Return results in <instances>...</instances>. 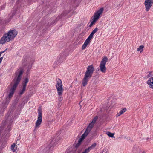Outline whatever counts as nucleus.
Here are the masks:
<instances>
[{
    "label": "nucleus",
    "instance_id": "f257e3e1",
    "mask_svg": "<svg viewBox=\"0 0 153 153\" xmlns=\"http://www.w3.org/2000/svg\"><path fill=\"white\" fill-rule=\"evenodd\" d=\"M24 72V68L23 67H20L15 72L14 78L10 84V85H12V86L10 90L8 97L6 98L5 102L2 104L0 106V111L1 112H3L4 109L6 108L10 102V99L12 97L16 87L21 79L22 76Z\"/></svg>",
    "mask_w": 153,
    "mask_h": 153
},
{
    "label": "nucleus",
    "instance_id": "f03ea898",
    "mask_svg": "<svg viewBox=\"0 0 153 153\" xmlns=\"http://www.w3.org/2000/svg\"><path fill=\"white\" fill-rule=\"evenodd\" d=\"M18 32L15 30H10L4 34L0 40V44H4L12 40L17 35Z\"/></svg>",
    "mask_w": 153,
    "mask_h": 153
},
{
    "label": "nucleus",
    "instance_id": "7ed1b4c3",
    "mask_svg": "<svg viewBox=\"0 0 153 153\" xmlns=\"http://www.w3.org/2000/svg\"><path fill=\"white\" fill-rule=\"evenodd\" d=\"M94 70V68L92 65H89L88 67L82 80V84L83 86H85L87 84L89 79L92 76Z\"/></svg>",
    "mask_w": 153,
    "mask_h": 153
},
{
    "label": "nucleus",
    "instance_id": "20e7f679",
    "mask_svg": "<svg viewBox=\"0 0 153 153\" xmlns=\"http://www.w3.org/2000/svg\"><path fill=\"white\" fill-rule=\"evenodd\" d=\"M98 29L97 28H95L90 34L88 37L85 40L84 44L82 46V49L84 50L85 48L90 43L91 40L92 38L94 35L98 31Z\"/></svg>",
    "mask_w": 153,
    "mask_h": 153
},
{
    "label": "nucleus",
    "instance_id": "39448f33",
    "mask_svg": "<svg viewBox=\"0 0 153 153\" xmlns=\"http://www.w3.org/2000/svg\"><path fill=\"white\" fill-rule=\"evenodd\" d=\"M38 115L37 120L36 123V125L34 131H36L38 128L39 127L40 125L42 123V111L41 108H39L38 109Z\"/></svg>",
    "mask_w": 153,
    "mask_h": 153
},
{
    "label": "nucleus",
    "instance_id": "423d86ee",
    "mask_svg": "<svg viewBox=\"0 0 153 153\" xmlns=\"http://www.w3.org/2000/svg\"><path fill=\"white\" fill-rule=\"evenodd\" d=\"M56 86L57 91L58 95L60 96L62 95L63 89L62 84L61 80L58 78L56 84Z\"/></svg>",
    "mask_w": 153,
    "mask_h": 153
},
{
    "label": "nucleus",
    "instance_id": "0eeeda50",
    "mask_svg": "<svg viewBox=\"0 0 153 153\" xmlns=\"http://www.w3.org/2000/svg\"><path fill=\"white\" fill-rule=\"evenodd\" d=\"M108 60V58L106 57L105 56L102 59L101 62L100 66V70L103 73H105L106 72V68L105 65Z\"/></svg>",
    "mask_w": 153,
    "mask_h": 153
},
{
    "label": "nucleus",
    "instance_id": "6e6552de",
    "mask_svg": "<svg viewBox=\"0 0 153 153\" xmlns=\"http://www.w3.org/2000/svg\"><path fill=\"white\" fill-rule=\"evenodd\" d=\"M98 116H96L93 118L92 122L89 124L88 126H87L85 132H86L88 134H89L90 131L93 127L95 123L98 119Z\"/></svg>",
    "mask_w": 153,
    "mask_h": 153
},
{
    "label": "nucleus",
    "instance_id": "1a4fd4ad",
    "mask_svg": "<svg viewBox=\"0 0 153 153\" xmlns=\"http://www.w3.org/2000/svg\"><path fill=\"white\" fill-rule=\"evenodd\" d=\"M153 4V0H145L144 2V5L146 10L149 11Z\"/></svg>",
    "mask_w": 153,
    "mask_h": 153
},
{
    "label": "nucleus",
    "instance_id": "9d476101",
    "mask_svg": "<svg viewBox=\"0 0 153 153\" xmlns=\"http://www.w3.org/2000/svg\"><path fill=\"white\" fill-rule=\"evenodd\" d=\"M103 10V8H101L96 12L94 14L93 18L97 20L99 19L100 15L102 13Z\"/></svg>",
    "mask_w": 153,
    "mask_h": 153
},
{
    "label": "nucleus",
    "instance_id": "9b49d317",
    "mask_svg": "<svg viewBox=\"0 0 153 153\" xmlns=\"http://www.w3.org/2000/svg\"><path fill=\"white\" fill-rule=\"evenodd\" d=\"M30 59L29 58L28 59V60H27L25 62H22V66L24 67H25L26 66L28 65V67H31V65L34 63V60H32L31 61H30Z\"/></svg>",
    "mask_w": 153,
    "mask_h": 153
},
{
    "label": "nucleus",
    "instance_id": "f8f14e48",
    "mask_svg": "<svg viewBox=\"0 0 153 153\" xmlns=\"http://www.w3.org/2000/svg\"><path fill=\"white\" fill-rule=\"evenodd\" d=\"M88 135L86 132H85L81 136L80 139L78 140V143L76 144V147H78L80 145L81 142Z\"/></svg>",
    "mask_w": 153,
    "mask_h": 153
},
{
    "label": "nucleus",
    "instance_id": "ddd939ff",
    "mask_svg": "<svg viewBox=\"0 0 153 153\" xmlns=\"http://www.w3.org/2000/svg\"><path fill=\"white\" fill-rule=\"evenodd\" d=\"M147 84L149 86L150 88L153 89V77L149 78L147 82Z\"/></svg>",
    "mask_w": 153,
    "mask_h": 153
},
{
    "label": "nucleus",
    "instance_id": "4468645a",
    "mask_svg": "<svg viewBox=\"0 0 153 153\" xmlns=\"http://www.w3.org/2000/svg\"><path fill=\"white\" fill-rule=\"evenodd\" d=\"M96 146V143H94L91 146L89 147L88 148L86 149L88 152L92 149H94Z\"/></svg>",
    "mask_w": 153,
    "mask_h": 153
},
{
    "label": "nucleus",
    "instance_id": "2eb2a0df",
    "mask_svg": "<svg viewBox=\"0 0 153 153\" xmlns=\"http://www.w3.org/2000/svg\"><path fill=\"white\" fill-rule=\"evenodd\" d=\"M29 81L28 79L27 78H25L22 84V86L26 87L27 84L28 82Z\"/></svg>",
    "mask_w": 153,
    "mask_h": 153
},
{
    "label": "nucleus",
    "instance_id": "dca6fc26",
    "mask_svg": "<svg viewBox=\"0 0 153 153\" xmlns=\"http://www.w3.org/2000/svg\"><path fill=\"white\" fill-rule=\"evenodd\" d=\"M144 47V46L143 45H141L137 48V51H140V53H141L143 51Z\"/></svg>",
    "mask_w": 153,
    "mask_h": 153
},
{
    "label": "nucleus",
    "instance_id": "f3484780",
    "mask_svg": "<svg viewBox=\"0 0 153 153\" xmlns=\"http://www.w3.org/2000/svg\"><path fill=\"white\" fill-rule=\"evenodd\" d=\"M97 21V20L93 18V19L92 20V21L91 22V24L89 26V27H91L93 25L95 24V22Z\"/></svg>",
    "mask_w": 153,
    "mask_h": 153
},
{
    "label": "nucleus",
    "instance_id": "a211bd4d",
    "mask_svg": "<svg viewBox=\"0 0 153 153\" xmlns=\"http://www.w3.org/2000/svg\"><path fill=\"white\" fill-rule=\"evenodd\" d=\"M26 87H25L24 86H22V88L21 90L19 92V95H22L24 92L25 89Z\"/></svg>",
    "mask_w": 153,
    "mask_h": 153
},
{
    "label": "nucleus",
    "instance_id": "6ab92c4d",
    "mask_svg": "<svg viewBox=\"0 0 153 153\" xmlns=\"http://www.w3.org/2000/svg\"><path fill=\"white\" fill-rule=\"evenodd\" d=\"M106 134L108 136L110 137H114V133H112L108 131L106 133Z\"/></svg>",
    "mask_w": 153,
    "mask_h": 153
},
{
    "label": "nucleus",
    "instance_id": "aec40b11",
    "mask_svg": "<svg viewBox=\"0 0 153 153\" xmlns=\"http://www.w3.org/2000/svg\"><path fill=\"white\" fill-rule=\"evenodd\" d=\"M126 111V109L125 108H122V109L119 112L120 113V114L121 115L122 114L124 113Z\"/></svg>",
    "mask_w": 153,
    "mask_h": 153
},
{
    "label": "nucleus",
    "instance_id": "412c9836",
    "mask_svg": "<svg viewBox=\"0 0 153 153\" xmlns=\"http://www.w3.org/2000/svg\"><path fill=\"white\" fill-rule=\"evenodd\" d=\"M15 146V144L14 143H13L11 145V150H13V152H15L16 151V150L14 149Z\"/></svg>",
    "mask_w": 153,
    "mask_h": 153
},
{
    "label": "nucleus",
    "instance_id": "4be33fe9",
    "mask_svg": "<svg viewBox=\"0 0 153 153\" xmlns=\"http://www.w3.org/2000/svg\"><path fill=\"white\" fill-rule=\"evenodd\" d=\"M153 76V73L152 72H149L148 74L147 75V78H149L150 77L152 76Z\"/></svg>",
    "mask_w": 153,
    "mask_h": 153
},
{
    "label": "nucleus",
    "instance_id": "5701e85b",
    "mask_svg": "<svg viewBox=\"0 0 153 153\" xmlns=\"http://www.w3.org/2000/svg\"><path fill=\"white\" fill-rule=\"evenodd\" d=\"M89 152L87 151V150L85 149V151L82 152V153H88Z\"/></svg>",
    "mask_w": 153,
    "mask_h": 153
},
{
    "label": "nucleus",
    "instance_id": "b1692460",
    "mask_svg": "<svg viewBox=\"0 0 153 153\" xmlns=\"http://www.w3.org/2000/svg\"><path fill=\"white\" fill-rule=\"evenodd\" d=\"M7 50V49H6L5 50H4V51L0 52V54H1H1H2L3 53H4V52H5Z\"/></svg>",
    "mask_w": 153,
    "mask_h": 153
},
{
    "label": "nucleus",
    "instance_id": "393cba45",
    "mask_svg": "<svg viewBox=\"0 0 153 153\" xmlns=\"http://www.w3.org/2000/svg\"><path fill=\"white\" fill-rule=\"evenodd\" d=\"M121 114H120V112H119V113H117V114H116V115H117V117H118V116H120V115Z\"/></svg>",
    "mask_w": 153,
    "mask_h": 153
},
{
    "label": "nucleus",
    "instance_id": "a878e982",
    "mask_svg": "<svg viewBox=\"0 0 153 153\" xmlns=\"http://www.w3.org/2000/svg\"><path fill=\"white\" fill-rule=\"evenodd\" d=\"M142 153H146L144 151H143L142 152Z\"/></svg>",
    "mask_w": 153,
    "mask_h": 153
},
{
    "label": "nucleus",
    "instance_id": "bb28decb",
    "mask_svg": "<svg viewBox=\"0 0 153 153\" xmlns=\"http://www.w3.org/2000/svg\"><path fill=\"white\" fill-rule=\"evenodd\" d=\"M1 56V54H0V56Z\"/></svg>",
    "mask_w": 153,
    "mask_h": 153
}]
</instances>
